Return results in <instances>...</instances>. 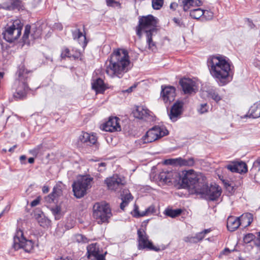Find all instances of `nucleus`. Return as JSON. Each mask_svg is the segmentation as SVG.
I'll return each mask as SVG.
<instances>
[{
  "mask_svg": "<svg viewBox=\"0 0 260 260\" xmlns=\"http://www.w3.org/2000/svg\"><path fill=\"white\" fill-rule=\"evenodd\" d=\"M155 177L154 179L159 185H170L181 181L182 188H186L197 195H220L221 193V188L218 185L214 183L209 186L206 177L193 170L183 172L182 175L173 170L162 171Z\"/></svg>",
  "mask_w": 260,
  "mask_h": 260,
  "instance_id": "f257e3e1",
  "label": "nucleus"
},
{
  "mask_svg": "<svg viewBox=\"0 0 260 260\" xmlns=\"http://www.w3.org/2000/svg\"><path fill=\"white\" fill-rule=\"evenodd\" d=\"M108 60L109 64L107 66L106 72L110 77L121 78L127 72L130 60L126 49L118 48L114 50Z\"/></svg>",
  "mask_w": 260,
  "mask_h": 260,
  "instance_id": "f03ea898",
  "label": "nucleus"
},
{
  "mask_svg": "<svg viewBox=\"0 0 260 260\" xmlns=\"http://www.w3.org/2000/svg\"><path fill=\"white\" fill-rule=\"evenodd\" d=\"M207 63L211 75L219 85L226 84L230 75L231 65L225 57L220 55L211 56L208 58Z\"/></svg>",
  "mask_w": 260,
  "mask_h": 260,
  "instance_id": "7ed1b4c3",
  "label": "nucleus"
},
{
  "mask_svg": "<svg viewBox=\"0 0 260 260\" xmlns=\"http://www.w3.org/2000/svg\"><path fill=\"white\" fill-rule=\"evenodd\" d=\"M157 21L152 15L143 16L139 19V25L136 27V34L140 38L142 37V31L146 34V42L148 48L152 51L156 50L155 43L152 41V36L157 31L156 28Z\"/></svg>",
  "mask_w": 260,
  "mask_h": 260,
  "instance_id": "20e7f679",
  "label": "nucleus"
},
{
  "mask_svg": "<svg viewBox=\"0 0 260 260\" xmlns=\"http://www.w3.org/2000/svg\"><path fill=\"white\" fill-rule=\"evenodd\" d=\"M28 72L23 65H20L16 73L17 76L14 86L16 92L14 93V97L16 99H21L26 95V92L28 88L27 79L28 78Z\"/></svg>",
  "mask_w": 260,
  "mask_h": 260,
  "instance_id": "39448f33",
  "label": "nucleus"
},
{
  "mask_svg": "<svg viewBox=\"0 0 260 260\" xmlns=\"http://www.w3.org/2000/svg\"><path fill=\"white\" fill-rule=\"evenodd\" d=\"M93 216L98 224L108 223L112 216L110 205L105 201L95 203L93 206Z\"/></svg>",
  "mask_w": 260,
  "mask_h": 260,
  "instance_id": "423d86ee",
  "label": "nucleus"
},
{
  "mask_svg": "<svg viewBox=\"0 0 260 260\" xmlns=\"http://www.w3.org/2000/svg\"><path fill=\"white\" fill-rule=\"evenodd\" d=\"M23 24L19 19L15 20L10 24H7L2 33L4 39L9 42L17 41L21 34Z\"/></svg>",
  "mask_w": 260,
  "mask_h": 260,
  "instance_id": "0eeeda50",
  "label": "nucleus"
},
{
  "mask_svg": "<svg viewBox=\"0 0 260 260\" xmlns=\"http://www.w3.org/2000/svg\"><path fill=\"white\" fill-rule=\"evenodd\" d=\"M168 134V131L164 126H154L140 140L139 144L151 143Z\"/></svg>",
  "mask_w": 260,
  "mask_h": 260,
  "instance_id": "6e6552de",
  "label": "nucleus"
},
{
  "mask_svg": "<svg viewBox=\"0 0 260 260\" xmlns=\"http://www.w3.org/2000/svg\"><path fill=\"white\" fill-rule=\"evenodd\" d=\"M93 178L88 176H83L78 178L72 184L74 195H85L86 190L91 186Z\"/></svg>",
  "mask_w": 260,
  "mask_h": 260,
  "instance_id": "1a4fd4ad",
  "label": "nucleus"
},
{
  "mask_svg": "<svg viewBox=\"0 0 260 260\" xmlns=\"http://www.w3.org/2000/svg\"><path fill=\"white\" fill-rule=\"evenodd\" d=\"M86 255L91 260H106L107 252H104L103 249L97 243H91L87 247Z\"/></svg>",
  "mask_w": 260,
  "mask_h": 260,
  "instance_id": "9d476101",
  "label": "nucleus"
},
{
  "mask_svg": "<svg viewBox=\"0 0 260 260\" xmlns=\"http://www.w3.org/2000/svg\"><path fill=\"white\" fill-rule=\"evenodd\" d=\"M13 246L16 250L23 248L25 251H28L31 249L32 245L31 241L26 240L23 237V232L19 230L16 232L14 237Z\"/></svg>",
  "mask_w": 260,
  "mask_h": 260,
  "instance_id": "9b49d317",
  "label": "nucleus"
},
{
  "mask_svg": "<svg viewBox=\"0 0 260 260\" xmlns=\"http://www.w3.org/2000/svg\"><path fill=\"white\" fill-rule=\"evenodd\" d=\"M109 190L117 191L119 188H122L126 184V181L124 177H121L117 174L113 175L112 176L107 178L105 181Z\"/></svg>",
  "mask_w": 260,
  "mask_h": 260,
  "instance_id": "f8f14e48",
  "label": "nucleus"
},
{
  "mask_svg": "<svg viewBox=\"0 0 260 260\" xmlns=\"http://www.w3.org/2000/svg\"><path fill=\"white\" fill-rule=\"evenodd\" d=\"M42 31L40 28L36 26L31 27L29 25H26L25 27L24 32L22 36V40L24 43H30L29 36L31 40H34L41 37Z\"/></svg>",
  "mask_w": 260,
  "mask_h": 260,
  "instance_id": "ddd939ff",
  "label": "nucleus"
},
{
  "mask_svg": "<svg viewBox=\"0 0 260 260\" xmlns=\"http://www.w3.org/2000/svg\"><path fill=\"white\" fill-rule=\"evenodd\" d=\"M78 143L82 146H92L98 147L97 137L95 134H89L82 132L78 138Z\"/></svg>",
  "mask_w": 260,
  "mask_h": 260,
  "instance_id": "4468645a",
  "label": "nucleus"
},
{
  "mask_svg": "<svg viewBox=\"0 0 260 260\" xmlns=\"http://www.w3.org/2000/svg\"><path fill=\"white\" fill-rule=\"evenodd\" d=\"M138 236V248L139 249L148 248L150 250L158 251V249L155 247L151 242L149 241L148 237L143 230L139 229L137 231Z\"/></svg>",
  "mask_w": 260,
  "mask_h": 260,
  "instance_id": "2eb2a0df",
  "label": "nucleus"
},
{
  "mask_svg": "<svg viewBox=\"0 0 260 260\" xmlns=\"http://www.w3.org/2000/svg\"><path fill=\"white\" fill-rule=\"evenodd\" d=\"M176 89L171 86H161V96L166 104H170L176 97Z\"/></svg>",
  "mask_w": 260,
  "mask_h": 260,
  "instance_id": "dca6fc26",
  "label": "nucleus"
},
{
  "mask_svg": "<svg viewBox=\"0 0 260 260\" xmlns=\"http://www.w3.org/2000/svg\"><path fill=\"white\" fill-rule=\"evenodd\" d=\"M183 103L182 102L177 101L172 106L168 115L172 122L176 121L182 113Z\"/></svg>",
  "mask_w": 260,
  "mask_h": 260,
  "instance_id": "f3484780",
  "label": "nucleus"
},
{
  "mask_svg": "<svg viewBox=\"0 0 260 260\" xmlns=\"http://www.w3.org/2000/svg\"><path fill=\"white\" fill-rule=\"evenodd\" d=\"M183 91L185 94H190L196 92L197 87L196 82L190 79L184 78L179 81Z\"/></svg>",
  "mask_w": 260,
  "mask_h": 260,
  "instance_id": "a211bd4d",
  "label": "nucleus"
},
{
  "mask_svg": "<svg viewBox=\"0 0 260 260\" xmlns=\"http://www.w3.org/2000/svg\"><path fill=\"white\" fill-rule=\"evenodd\" d=\"M119 121V119L117 117L109 118L108 121L104 124L103 130L109 132L120 131L121 127Z\"/></svg>",
  "mask_w": 260,
  "mask_h": 260,
  "instance_id": "6ab92c4d",
  "label": "nucleus"
},
{
  "mask_svg": "<svg viewBox=\"0 0 260 260\" xmlns=\"http://www.w3.org/2000/svg\"><path fill=\"white\" fill-rule=\"evenodd\" d=\"M226 168L233 173H243L247 172L246 164L243 161H235L226 166Z\"/></svg>",
  "mask_w": 260,
  "mask_h": 260,
  "instance_id": "aec40b11",
  "label": "nucleus"
},
{
  "mask_svg": "<svg viewBox=\"0 0 260 260\" xmlns=\"http://www.w3.org/2000/svg\"><path fill=\"white\" fill-rule=\"evenodd\" d=\"M3 7L7 10H20L22 9L23 5L21 0H8L3 4Z\"/></svg>",
  "mask_w": 260,
  "mask_h": 260,
  "instance_id": "412c9836",
  "label": "nucleus"
},
{
  "mask_svg": "<svg viewBox=\"0 0 260 260\" xmlns=\"http://www.w3.org/2000/svg\"><path fill=\"white\" fill-rule=\"evenodd\" d=\"M133 114L137 118L146 120L150 116V111L143 106H138L134 111Z\"/></svg>",
  "mask_w": 260,
  "mask_h": 260,
  "instance_id": "4be33fe9",
  "label": "nucleus"
},
{
  "mask_svg": "<svg viewBox=\"0 0 260 260\" xmlns=\"http://www.w3.org/2000/svg\"><path fill=\"white\" fill-rule=\"evenodd\" d=\"M241 225L240 217L230 216L227 219L226 226L229 231L233 232L236 231Z\"/></svg>",
  "mask_w": 260,
  "mask_h": 260,
  "instance_id": "5701e85b",
  "label": "nucleus"
},
{
  "mask_svg": "<svg viewBox=\"0 0 260 260\" xmlns=\"http://www.w3.org/2000/svg\"><path fill=\"white\" fill-rule=\"evenodd\" d=\"M211 231L210 229L204 230V231L198 233L194 237H187L185 238L186 242L190 243H197L204 239L206 235Z\"/></svg>",
  "mask_w": 260,
  "mask_h": 260,
  "instance_id": "b1692460",
  "label": "nucleus"
},
{
  "mask_svg": "<svg viewBox=\"0 0 260 260\" xmlns=\"http://www.w3.org/2000/svg\"><path fill=\"white\" fill-rule=\"evenodd\" d=\"M72 36L74 40L78 41V43L83 47H85L87 43L86 38L85 35L79 29H76L72 31Z\"/></svg>",
  "mask_w": 260,
  "mask_h": 260,
  "instance_id": "393cba45",
  "label": "nucleus"
},
{
  "mask_svg": "<svg viewBox=\"0 0 260 260\" xmlns=\"http://www.w3.org/2000/svg\"><path fill=\"white\" fill-rule=\"evenodd\" d=\"M92 87L96 93H102L107 88L106 85L101 78L96 79L92 83Z\"/></svg>",
  "mask_w": 260,
  "mask_h": 260,
  "instance_id": "a878e982",
  "label": "nucleus"
},
{
  "mask_svg": "<svg viewBox=\"0 0 260 260\" xmlns=\"http://www.w3.org/2000/svg\"><path fill=\"white\" fill-rule=\"evenodd\" d=\"M139 208L137 206L135 205L134 209V216L136 217H142L148 215L155 212V208L154 206H150L145 209V211L140 212L138 210Z\"/></svg>",
  "mask_w": 260,
  "mask_h": 260,
  "instance_id": "bb28decb",
  "label": "nucleus"
},
{
  "mask_svg": "<svg viewBox=\"0 0 260 260\" xmlns=\"http://www.w3.org/2000/svg\"><path fill=\"white\" fill-rule=\"evenodd\" d=\"M239 217L241 224H243L244 227H247L250 225L253 221V215L250 213H245L243 214Z\"/></svg>",
  "mask_w": 260,
  "mask_h": 260,
  "instance_id": "cd10ccee",
  "label": "nucleus"
},
{
  "mask_svg": "<svg viewBox=\"0 0 260 260\" xmlns=\"http://www.w3.org/2000/svg\"><path fill=\"white\" fill-rule=\"evenodd\" d=\"M182 3L184 11H188L190 6H200L202 4L200 0H183Z\"/></svg>",
  "mask_w": 260,
  "mask_h": 260,
  "instance_id": "c85d7f7f",
  "label": "nucleus"
},
{
  "mask_svg": "<svg viewBox=\"0 0 260 260\" xmlns=\"http://www.w3.org/2000/svg\"><path fill=\"white\" fill-rule=\"evenodd\" d=\"M175 161L180 166L192 167L194 164V160L192 157H190L188 159H184L179 157L176 159Z\"/></svg>",
  "mask_w": 260,
  "mask_h": 260,
  "instance_id": "c756f323",
  "label": "nucleus"
},
{
  "mask_svg": "<svg viewBox=\"0 0 260 260\" xmlns=\"http://www.w3.org/2000/svg\"><path fill=\"white\" fill-rule=\"evenodd\" d=\"M207 95L217 103L221 100V96L219 95L216 89L211 88L209 89L207 91Z\"/></svg>",
  "mask_w": 260,
  "mask_h": 260,
  "instance_id": "7c9ffc66",
  "label": "nucleus"
},
{
  "mask_svg": "<svg viewBox=\"0 0 260 260\" xmlns=\"http://www.w3.org/2000/svg\"><path fill=\"white\" fill-rule=\"evenodd\" d=\"M182 212V210L180 209H166L165 211V214L169 217L172 218H175L179 216Z\"/></svg>",
  "mask_w": 260,
  "mask_h": 260,
  "instance_id": "2f4dec72",
  "label": "nucleus"
},
{
  "mask_svg": "<svg viewBox=\"0 0 260 260\" xmlns=\"http://www.w3.org/2000/svg\"><path fill=\"white\" fill-rule=\"evenodd\" d=\"M205 11L201 8H197L190 11V16L193 19H198L202 17Z\"/></svg>",
  "mask_w": 260,
  "mask_h": 260,
  "instance_id": "473e14b6",
  "label": "nucleus"
},
{
  "mask_svg": "<svg viewBox=\"0 0 260 260\" xmlns=\"http://www.w3.org/2000/svg\"><path fill=\"white\" fill-rule=\"evenodd\" d=\"M64 188V185L61 182H58L54 186L52 192L49 195H60L62 193V190Z\"/></svg>",
  "mask_w": 260,
  "mask_h": 260,
  "instance_id": "72a5a7b5",
  "label": "nucleus"
},
{
  "mask_svg": "<svg viewBox=\"0 0 260 260\" xmlns=\"http://www.w3.org/2000/svg\"><path fill=\"white\" fill-rule=\"evenodd\" d=\"M139 190L140 193H147L151 195H154L156 192L155 189L148 185L140 187Z\"/></svg>",
  "mask_w": 260,
  "mask_h": 260,
  "instance_id": "f704fd0d",
  "label": "nucleus"
},
{
  "mask_svg": "<svg viewBox=\"0 0 260 260\" xmlns=\"http://www.w3.org/2000/svg\"><path fill=\"white\" fill-rule=\"evenodd\" d=\"M52 214L55 217L56 220H59L60 219L61 216V208L58 206H56L54 207H52L51 209Z\"/></svg>",
  "mask_w": 260,
  "mask_h": 260,
  "instance_id": "c9c22d12",
  "label": "nucleus"
},
{
  "mask_svg": "<svg viewBox=\"0 0 260 260\" xmlns=\"http://www.w3.org/2000/svg\"><path fill=\"white\" fill-rule=\"evenodd\" d=\"M133 199V196H123V198H121L122 202L120 204V208L122 210H124V209L125 206H126L128 203L132 201Z\"/></svg>",
  "mask_w": 260,
  "mask_h": 260,
  "instance_id": "e433bc0d",
  "label": "nucleus"
},
{
  "mask_svg": "<svg viewBox=\"0 0 260 260\" xmlns=\"http://www.w3.org/2000/svg\"><path fill=\"white\" fill-rule=\"evenodd\" d=\"M163 4L164 0H152V6L154 10H159Z\"/></svg>",
  "mask_w": 260,
  "mask_h": 260,
  "instance_id": "4c0bfd02",
  "label": "nucleus"
},
{
  "mask_svg": "<svg viewBox=\"0 0 260 260\" xmlns=\"http://www.w3.org/2000/svg\"><path fill=\"white\" fill-rule=\"evenodd\" d=\"M75 240L78 243H86L88 242L87 238L83 235L77 234L75 235Z\"/></svg>",
  "mask_w": 260,
  "mask_h": 260,
  "instance_id": "58836bf2",
  "label": "nucleus"
},
{
  "mask_svg": "<svg viewBox=\"0 0 260 260\" xmlns=\"http://www.w3.org/2000/svg\"><path fill=\"white\" fill-rule=\"evenodd\" d=\"M72 52L67 48H64L62 49L61 53V57L65 58L66 57L72 58Z\"/></svg>",
  "mask_w": 260,
  "mask_h": 260,
  "instance_id": "ea45409f",
  "label": "nucleus"
},
{
  "mask_svg": "<svg viewBox=\"0 0 260 260\" xmlns=\"http://www.w3.org/2000/svg\"><path fill=\"white\" fill-rule=\"evenodd\" d=\"M255 239V236L254 235L251 233L248 234L245 236L244 237L243 240L244 242L246 243H249L251 241L254 240Z\"/></svg>",
  "mask_w": 260,
  "mask_h": 260,
  "instance_id": "a19ab883",
  "label": "nucleus"
},
{
  "mask_svg": "<svg viewBox=\"0 0 260 260\" xmlns=\"http://www.w3.org/2000/svg\"><path fill=\"white\" fill-rule=\"evenodd\" d=\"M258 169H260V158H258L254 162L253 166L250 170L251 173H255Z\"/></svg>",
  "mask_w": 260,
  "mask_h": 260,
  "instance_id": "79ce46f5",
  "label": "nucleus"
},
{
  "mask_svg": "<svg viewBox=\"0 0 260 260\" xmlns=\"http://www.w3.org/2000/svg\"><path fill=\"white\" fill-rule=\"evenodd\" d=\"M224 186L226 189L227 190L229 191V192L232 193H234L235 191V187L234 186V185H233V184L232 183H229V182H225L224 183Z\"/></svg>",
  "mask_w": 260,
  "mask_h": 260,
  "instance_id": "37998d69",
  "label": "nucleus"
},
{
  "mask_svg": "<svg viewBox=\"0 0 260 260\" xmlns=\"http://www.w3.org/2000/svg\"><path fill=\"white\" fill-rule=\"evenodd\" d=\"M119 189L120 190V195H131L129 190L125 187V185L122 188Z\"/></svg>",
  "mask_w": 260,
  "mask_h": 260,
  "instance_id": "c03bdc74",
  "label": "nucleus"
},
{
  "mask_svg": "<svg viewBox=\"0 0 260 260\" xmlns=\"http://www.w3.org/2000/svg\"><path fill=\"white\" fill-rule=\"evenodd\" d=\"M208 201H215L218 200L220 196H201Z\"/></svg>",
  "mask_w": 260,
  "mask_h": 260,
  "instance_id": "a18cd8bd",
  "label": "nucleus"
},
{
  "mask_svg": "<svg viewBox=\"0 0 260 260\" xmlns=\"http://www.w3.org/2000/svg\"><path fill=\"white\" fill-rule=\"evenodd\" d=\"M254 174V179L255 181L260 184V169H258L255 173H251Z\"/></svg>",
  "mask_w": 260,
  "mask_h": 260,
  "instance_id": "49530a36",
  "label": "nucleus"
},
{
  "mask_svg": "<svg viewBox=\"0 0 260 260\" xmlns=\"http://www.w3.org/2000/svg\"><path fill=\"white\" fill-rule=\"evenodd\" d=\"M72 58L74 59H78L81 56V53L80 51L78 50H76L74 51V50L72 51Z\"/></svg>",
  "mask_w": 260,
  "mask_h": 260,
  "instance_id": "de8ad7c7",
  "label": "nucleus"
},
{
  "mask_svg": "<svg viewBox=\"0 0 260 260\" xmlns=\"http://www.w3.org/2000/svg\"><path fill=\"white\" fill-rule=\"evenodd\" d=\"M199 111L201 114H204L207 112L208 111L207 104H202Z\"/></svg>",
  "mask_w": 260,
  "mask_h": 260,
  "instance_id": "09e8293b",
  "label": "nucleus"
},
{
  "mask_svg": "<svg viewBox=\"0 0 260 260\" xmlns=\"http://www.w3.org/2000/svg\"><path fill=\"white\" fill-rule=\"evenodd\" d=\"M40 196H39L36 199H35V200H34L33 201H32L31 203H30V206L31 207H35L36 206H37L39 204L40 202Z\"/></svg>",
  "mask_w": 260,
  "mask_h": 260,
  "instance_id": "8fccbe9b",
  "label": "nucleus"
},
{
  "mask_svg": "<svg viewBox=\"0 0 260 260\" xmlns=\"http://www.w3.org/2000/svg\"><path fill=\"white\" fill-rule=\"evenodd\" d=\"M173 21L178 25V26H179L180 27L181 26H184V24H183V23L181 21V20L179 19V18H173Z\"/></svg>",
  "mask_w": 260,
  "mask_h": 260,
  "instance_id": "3c124183",
  "label": "nucleus"
},
{
  "mask_svg": "<svg viewBox=\"0 0 260 260\" xmlns=\"http://www.w3.org/2000/svg\"><path fill=\"white\" fill-rule=\"evenodd\" d=\"M247 22L248 25L250 28L252 29L255 27V25L253 23L252 21L249 19H247Z\"/></svg>",
  "mask_w": 260,
  "mask_h": 260,
  "instance_id": "603ef678",
  "label": "nucleus"
},
{
  "mask_svg": "<svg viewBox=\"0 0 260 260\" xmlns=\"http://www.w3.org/2000/svg\"><path fill=\"white\" fill-rule=\"evenodd\" d=\"M49 188L48 186L44 185L42 187V192L44 194L47 193L49 192Z\"/></svg>",
  "mask_w": 260,
  "mask_h": 260,
  "instance_id": "864d4df0",
  "label": "nucleus"
},
{
  "mask_svg": "<svg viewBox=\"0 0 260 260\" xmlns=\"http://www.w3.org/2000/svg\"><path fill=\"white\" fill-rule=\"evenodd\" d=\"M43 215V213L41 211H39L38 213H36V212L34 213V216L37 219H38L39 218H41L42 215Z\"/></svg>",
  "mask_w": 260,
  "mask_h": 260,
  "instance_id": "5fc2aeb1",
  "label": "nucleus"
},
{
  "mask_svg": "<svg viewBox=\"0 0 260 260\" xmlns=\"http://www.w3.org/2000/svg\"><path fill=\"white\" fill-rule=\"evenodd\" d=\"M254 243L256 246L260 248V237H257V238L254 239Z\"/></svg>",
  "mask_w": 260,
  "mask_h": 260,
  "instance_id": "6e6d98bb",
  "label": "nucleus"
},
{
  "mask_svg": "<svg viewBox=\"0 0 260 260\" xmlns=\"http://www.w3.org/2000/svg\"><path fill=\"white\" fill-rule=\"evenodd\" d=\"M178 7V4L176 3H172L170 6L171 9L175 10Z\"/></svg>",
  "mask_w": 260,
  "mask_h": 260,
  "instance_id": "4d7b16f0",
  "label": "nucleus"
},
{
  "mask_svg": "<svg viewBox=\"0 0 260 260\" xmlns=\"http://www.w3.org/2000/svg\"><path fill=\"white\" fill-rule=\"evenodd\" d=\"M56 260H73V259L68 256H61V257L57 258L56 259Z\"/></svg>",
  "mask_w": 260,
  "mask_h": 260,
  "instance_id": "13d9d810",
  "label": "nucleus"
},
{
  "mask_svg": "<svg viewBox=\"0 0 260 260\" xmlns=\"http://www.w3.org/2000/svg\"><path fill=\"white\" fill-rule=\"evenodd\" d=\"M55 28H57L58 29H59L60 30L62 29V26L60 23L55 24Z\"/></svg>",
  "mask_w": 260,
  "mask_h": 260,
  "instance_id": "bf43d9fd",
  "label": "nucleus"
},
{
  "mask_svg": "<svg viewBox=\"0 0 260 260\" xmlns=\"http://www.w3.org/2000/svg\"><path fill=\"white\" fill-rule=\"evenodd\" d=\"M98 165H99V168H100V167H105L106 166V164L105 162H101V163H99ZM98 170H99V171H102V169L99 170V168H98Z\"/></svg>",
  "mask_w": 260,
  "mask_h": 260,
  "instance_id": "052dcab7",
  "label": "nucleus"
},
{
  "mask_svg": "<svg viewBox=\"0 0 260 260\" xmlns=\"http://www.w3.org/2000/svg\"><path fill=\"white\" fill-rule=\"evenodd\" d=\"M17 145H14L13 147H11L8 151L10 152H13L14 149L17 147Z\"/></svg>",
  "mask_w": 260,
  "mask_h": 260,
  "instance_id": "680f3d73",
  "label": "nucleus"
},
{
  "mask_svg": "<svg viewBox=\"0 0 260 260\" xmlns=\"http://www.w3.org/2000/svg\"><path fill=\"white\" fill-rule=\"evenodd\" d=\"M35 159L33 157H30L28 159V161L29 164H33L34 162Z\"/></svg>",
  "mask_w": 260,
  "mask_h": 260,
  "instance_id": "e2e57ef3",
  "label": "nucleus"
},
{
  "mask_svg": "<svg viewBox=\"0 0 260 260\" xmlns=\"http://www.w3.org/2000/svg\"><path fill=\"white\" fill-rule=\"evenodd\" d=\"M26 156H25V155H21V156H20V161H21L22 162V161H23V160H25L26 159Z\"/></svg>",
  "mask_w": 260,
  "mask_h": 260,
  "instance_id": "0e129e2a",
  "label": "nucleus"
},
{
  "mask_svg": "<svg viewBox=\"0 0 260 260\" xmlns=\"http://www.w3.org/2000/svg\"><path fill=\"white\" fill-rule=\"evenodd\" d=\"M134 87H135V86H131L129 88H128L127 90H126V91L127 92H131L133 91V88Z\"/></svg>",
  "mask_w": 260,
  "mask_h": 260,
  "instance_id": "69168bd1",
  "label": "nucleus"
},
{
  "mask_svg": "<svg viewBox=\"0 0 260 260\" xmlns=\"http://www.w3.org/2000/svg\"><path fill=\"white\" fill-rule=\"evenodd\" d=\"M226 252H230V250H229V249L228 248H225V249L224 250L223 252H224V253H225Z\"/></svg>",
  "mask_w": 260,
  "mask_h": 260,
  "instance_id": "338daca9",
  "label": "nucleus"
},
{
  "mask_svg": "<svg viewBox=\"0 0 260 260\" xmlns=\"http://www.w3.org/2000/svg\"><path fill=\"white\" fill-rule=\"evenodd\" d=\"M112 3V1L111 0L107 1V4L108 5H110L111 3Z\"/></svg>",
  "mask_w": 260,
  "mask_h": 260,
  "instance_id": "774afa93",
  "label": "nucleus"
}]
</instances>
